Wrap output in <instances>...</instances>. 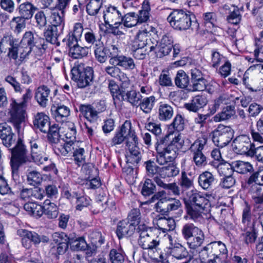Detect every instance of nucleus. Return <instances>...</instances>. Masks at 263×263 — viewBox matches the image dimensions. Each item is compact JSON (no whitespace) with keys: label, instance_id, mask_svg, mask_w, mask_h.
I'll list each match as a JSON object with an SVG mask.
<instances>
[{"label":"nucleus","instance_id":"obj_1","mask_svg":"<svg viewBox=\"0 0 263 263\" xmlns=\"http://www.w3.org/2000/svg\"><path fill=\"white\" fill-rule=\"evenodd\" d=\"M167 20L173 28L178 30H186L190 28L197 30L199 27L194 15L181 9L174 10Z\"/></svg>","mask_w":263,"mask_h":263},{"label":"nucleus","instance_id":"obj_2","mask_svg":"<svg viewBox=\"0 0 263 263\" xmlns=\"http://www.w3.org/2000/svg\"><path fill=\"white\" fill-rule=\"evenodd\" d=\"M183 143L181 136L178 134L174 138H172V140L167 146H157L156 162L161 165L173 162L177 157L178 150L182 148Z\"/></svg>","mask_w":263,"mask_h":263},{"label":"nucleus","instance_id":"obj_3","mask_svg":"<svg viewBox=\"0 0 263 263\" xmlns=\"http://www.w3.org/2000/svg\"><path fill=\"white\" fill-rule=\"evenodd\" d=\"M71 73L72 80L76 83L79 88H84L92 83L93 70L90 67H84V64H78L71 69Z\"/></svg>","mask_w":263,"mask_h":263},{"label":"nucleus","instance_id":"obj_4","mask_svg":"<svg viewBox=\"0 0 263 263\" xmlns=\"http://www.w3.org/2000/svg\"><path fill=\"white\" fill-rule=\"evenodd\" d=\"M58 150L63 156L72 155L79 166L85 162V151L83 148L80 147L78 141H66L64 145H61Z\"/></svg>","mask_w":263,"mask_h":263},{"label":"nucleus","instance_id":"obj_5","mask_svg":"<svg viewBox=\"0 0 263 263\" xmlns=\"http://www.w3.org/2000/svg\"><path fill=\"white\" fill-rule=\"evenodd\" d=\"M207 140L205 135L202 136L197 139L189 148L193 162L198 167L204 166L207 163L206 158L202 152L207 143Z\"/></svg>","mask_w":263,"mask_h":263},{"label":"nucleus","instance_id":"obj_6","mask_svg":"<svg viewBox=\"0 0 263 263\" xmlns=\"http://www.w3.org/2000/svg\"><path fill=\"white\" fill-rule=\"evenodd\" d=\"M38 41H44V39L33 34L31 31L25 33L19 45H17V54H20V61H23L29 55L32 47L38 43Z\"/></svg>","mask_w":263,"mask_h":263},{"label":"nucleus","instance_id":"obj_7","mask_svg":"<svg viewBox=\"0 0 263 263\" xmlns=\"http://www.w3.org/2000/svg\"><path fill=\"white\" fill-rule=\"evenodd\" d=\"M233 133L231 127L220 124L211 133L213 142L216 146L223 147L231 142Z\"/></svg>","mask_w":263,"mask_h":263},{"label":"nucleus","instance_id":"obj_8","mask_svg":"<svg viewBox=\"0 0 263 263\" xmlns=\"http://www.w3.org/2000/svg\"><path fill=\"white\" fill-rule=\"evenodd\" d=\"M95 107L90 104H81L79 111L90 123H95L98 119V114L106 110V106L104 100H100L93 104Z\"/></svg>","mask_w":263,"mask_h":263},{"label":"nucleus","instance_id":"obj_9","mask_svg":"<svg viewBox=\"0 0 263 263\" xmlns=\"http://www.w3.org/2000/svg\"><path fill=\"white\" fill-rule=\"evenodd\" d=\"M103 18L106 25L109 26L112 33L115 35L120 34V31H116L119 26L122 23V15L115 6H108L103 12Z\"/></svg>","mask_w":263,"mask_h":263},{"label":"nucleus","instance_id":"obj_10","mask_svg":"<svg viewBox=\"0 0 263 263\" xmlns=\"http://www.w3.org/2000/svg\"><path fill=\"white\" fill-rule=\"evenodd\" d=\"M173 44L172 36L169 34H165L162 36L159 44L157 43L149 47V52H154L157 58H161L170 53L173 47Z\"/></svg>","mask_w":263,"mask_h":263},{"label":"nucleus","instance_id":"obj_11","mask_svg":"<svg viewBox=\"0 0 263 263\" xmlns=\"http://www.w3.org/2000/svg\"><path fill=\"white\" fill-rule=\"evenodd\" d=\"M32 96V91L29 88L26 89L22 95L20 102L17 103V133L19 134L20 132L19 125L21 123L24 124L27 120L26 109L28 103L30 101Z\"/></svg>","mask_w":263,"mask_h":263},{"label":"nucleus","instance_id":"obj_12","mask_svg":"<svg viewBox=\"0 0 263 263\" xmlns=\"http://www.w3.org/2000/svg\"><path fill=\"white\" fill-rule=\"evenodd\" d=\"M109 64L104 67L103 72L106 74L119 80L121 82V87L122 89L128 88L130 85V80L127 74L122 71L115 61Z\"/></svg>","mask_w":263,"mask_h":263},{"label":"nucleus","instance_id":"obj_13","mask_svg":"<svg viewBox=\"0 0 263 263\" xmlns=\"http://www.w3.org/2000/svg\"><path fill=\"white\" fill-rule=\"evenodd\" d=\"M3 143L11 153L10 165L14 177L16 173V136L12 133L3 140Z\"/></svg>","mask_w":263,"mask_h":263},{"label":"nucleus","instance_id":"obj_14","mask_svg":"<svg viewBox=\"0 0 263 263\" xmlns=\"http://www.w3.org/2000/svg\"><path fill=\"white\" fill-rule=\"evenodd\" d=\"M213 258H209L208 263H220L222 259L228 257V250L226 245L221 241H214L210 243Z\"/></svg>","mask_w":263,"mask_h":263},{"label":"nucleus","instance_id":"obj_15","mask_svg":"<svg viewBox=\"0 0 263 263\" xmlns=\"http://www.w3.org/2000/svg\"><path fill=\"white\" fill-rule=\"evenodd\" d=\"M235 148L240 154L249 157V153L253 150L255 144L251 143L249 136L241 135L237 136L233 141Z\"/></svg>","mask_w":263,"mask_h":263},{"label":"nucleus","instance_id":"obj_16","mask_svg":"<svg viewBox=\"0 0 263 263\" xmlns=\"http://www.w3.org/2000/svg\"><path fill=\"white\" fill-rule=\"evenodd\" d=\"M138 244L143 249L147 250L148 253H155L160 250V240L158 237H155L151 234L139 238Z\"/></svg>","mask_w":263,"mask_h":263},{"label":"nucleus","instance_id":"obj_17","mask_svg":"<svg viewBox=\"0 0 263 263\" xmlns=\"http://www.w3.org/2000/svg\"><path fill=\"white\" fill-rule=\"evenodd\" d=\"M3 48L8 50L7 56L10 59H16V39L12 34L7 33L1 40Z\"/></svg>","mask_w":263,"mask_h":263},{"label":"nucleus","instance_id":"obj_18","mask_svg":"<svg viewBox=\"0 0 263 263\" xmlns=\"http://www.w3.org/2000/svg\"><path fill=\"white\" fill-rule=\"evenodd\" d=\"M208 100L205 95H198L194 97L190 102L184 104L185 108L190 111L197 112L208 104Z\"/></svg>","mask_w":263,"mask_h":263},{"label":"nucleus","instance_id":"obj_19","mask_svg":"<svg viewBox=\"0 0 263 263\" xmlns=\"http://www.w3.org/2000/svg\"><path fill=\"white\" fill-rule=\"evenodd\" d=\"M135 230L136 227L125 219L118 223L116 234L119 239H121L132 236Z\"/></svg>","mask_w":263,"mask_h":263},{"label":"nucleus","instance_id":"obj_20","mask_svg":"<svg viewBox=\"0 0 263 263\" xmlns=\"http://www.w3.org/2000/svg\"><path fill=\"white\" fill-rule=\"evenodd\" d=\"M17 234L22 237L21 242L23 246L26 249L31 247V242L35 245L39 244L37 234L24 229L17 230Z\"/></svg>","mask_w":263,"mask_h":263},{"label":"nucleus","instance_id":"obj_21","mask_svg":"<svg viewBox=\"0 0 263 263\" xmlns=\"http://www.w3.org/2000/svg\"><path fill=\"white\" fill-rule=\"evenodd\" d=\"M29 156L23 140L20 137L17 139V168L22 165L28 164L31 162Z\"/></svg>","mask_w":263,"mask_h":263},{"label":"nucleus","instance_id":"obj_22","mask_svg":"<svg viewBox=\"0 0 263 263\" xmlns=\"http://www.w3.org/2000/svg\"><path fill=\"white\" fill-rule=\"evenodd\" d=\"M50 89L46 85H42L38 87L35 90L34 98L39 105L45 107L47 105Z\"/></svg>","mask_w":263,"mask_h":263},{"label":"nucleus","instance_id":"obj_23","mask_svg":"<svg viewBox=\"0 0 263 263\" xmlns=\"http://www.w3.org/2000/svg\"><path fill=\"white\" fill-rule=\"evenodd\" d=\"M241 234L243 242L248 246L254 244L258 237L257 226L241 228Z\"/></svg>","mask_w":263,"mask_h":263},{"label":"nucleus","instance_id":"obj_24","mask_svg":"<svg viewBox=\"0 0 263 263\" xmlns=\"http://www.w3.org/2000/svg\"><path fill=\"white\" fill-rule=\"evenodd\" d=\"M51 112L57 122L63 123L69 116L70 109L64 105H53L51 107Z\"/></svg>","mask_w":263,"mask_h":263},{"label":"nucleus","instance_id":"obj_25","mask_svg":"<svg viewBox=\"0 0 263 263\" xmlns=\"http://www.w3.org/2000/svg\"><path fill=\"white\" fill-rule=\"evenodd\" d=\"M225 14H228V21L233 24H238L241 20V14L239 8L234 5H225L223 7Z\"/></svg>","mask_w":263,"mask_h":263},{"label":"nucleus","instance_id":"obj_26","mask_svg":"<svg viewBox=\"0 0 263 263\" xmlns=\"http://www.w3.org/2000/svg\"><path fill=\"white\" fill-rule=\"evenodd\" d=\"M34 127L44 133H47L50 126L49 117L44 112H38L33 120Z\"/></svg>","mask_w":263,"mask_h":263},{"label":"nucleus","instance_id":"obj_27","mask_svg":"<svg viewBox=\"0 0 263 263\" xmlns=\"http://www.w3.org/2000/svg\"><path fill=\"white\" fill-rule=\"evenodd\" d=\"M189 201L190 203L187 204L201 208L205 209L206 206L210 205L209 200L201 192L197 191H192V193L189 197Z\"/></svg>","mask_w":263,"mask_h":263},{"label":"nucleus","instance_id":"obj_28","mask_svg":"<svg viewBox=\"0 0 263 263\" xmlns=\"http://www.w3.org/2000/svg\"><path fill=\"white\" fill-rule=\"evenodd\" d=\"M215 181L214 176L209 171L202 173L198 177L199 185L204 190L208 191L211 189Z\"/></svg>","mask_w":263,"mask_h":263},{"label":"nucleus","instance_id":"obj_29","mask_svg":"<svg viewBox=\"0 0 263 263\" xmlns=\"http://www.w3.org/2000/svg\"><path fill=\"white\" fill-rule=\"evenodd\" d=\"M94 55L96 60L100 63H105L108 59V47H105L102 41L93 47Z\"/></svg>","mask_w":263,"mask_h":263},{"label":"nucleus","instance_id":"obj_30","mask_svg":"<svg viewBox=\"0 0 263 263\" xmlns=\"http://www.w3.org/2000/svg\"><path fill=\"white\" fill-rule=\"evenodd\" d=\"M128 127L129 128V121L126 120L112 138L111 140L112 146L120 144L126 139V134L129 132Z\"/></svg>","mask_w":263,"mask_h":263},{"label":"nucleus","instance_id":"obj_31","mask_svg":"<svg viewBox=\"0 0 263 263\" xmlns=\"http://www.w3.org/2000/svg\"><path fill=\"white\" fill-rule=\"evenodd\" d=\"M251 219L252 214L251 207L247 203H246V206L242 211L241 220L242 226L241 228H246L258 225L256 218H253L252 221Z\"/></svg>","mask_w":263,"mask_h":263},{"label":"nucleus","instance_id":"obj_32","mask_svg":"<svg viewBox=\"0 0 263 263\" xmlns=\"http://www.w3.org/2000/svg\"><path fill=\"white\" fill-rule=\"evenodd\" d=\"M175 85L179 88L187 90L190 86V78L186 72L182 70H178L174 78Z\"/></svg>","mask_w":263,"mask_h":263},{"label":"nucleus","instance_id":"obj_33","mask_svg":"<svg viewBox=\"0 0 263 263\" xmlns=\"http://www.w3.org/2000/svg\"><path fill=\"white\" fill-rule=\"evenodd\" d=\"M174 114L172 106L165 103L161 102L158 107V118L160 121H167L172 118Z\"/></svg>","mask_w":263,"mask_h":263},{"label":"nucleus","instance_id":"obj_34","mask_svg":"<svg viewBox=\"0 0 263 263\" xmlns=\"http://www.w3.org/2000/svg\"><path fill=\"white\" fill-rule=\"evenodd\" d=\"M169 249L170 254L177 259H183L189 256V252L180 243H176Z\"/></svg>","mask_w":263,"mask_h":263},{"label":"nucleus","instance_id":"obj_35","mask_svg":"<svg viewBox=\"0 0 263 263\" xmlns=\"http://www.w3.org/2000/svg\"><path fill=\"white\" fill-rule=\"evenodd\" d=\"M235 108L233 105H228L223 108L221 112L216 115L213 117L215 122L227 120L235 115Z\"/></svg>","mask_w":263,"mask_h":263},{"label":"nucleus","instance_id":"obj_36","mask_svg":"<svg viewBox=\"0 0 263 263\" xmlns=\"http://www.w3.org/2000/svg\"><path fill=\"white\" fill-rule=\"evenodd\" d=\"M157 226L160 230L163 233L173 231L176 227V222L173 218L160 217L158 219Z\"/></svg>","mask_w":263,"mask_h":263},{"label":"nucleus","instance_id":"obj_37","mask_svg":"<svg viewBox=\"0 0 263 263\" xmlns=\"http://www.w3.org/2000/svg\"><path fill=\"white\" fill-rule=\"evenodd\" d=\"M186 208L187 214L194 221L201 222L204 219L203 214L205 209L186 204Z\"/></svg>","mask_w":263,"mask_h":263},{"label":"nucleus","instance_id":"obj_38","mask_svg":"<svg viewBox=\"0 0 263 263\" xmlns=\"http://www.w3.org/2000/svg\"><path fill=\"white\" fill-rule=\"evenodd\" d=\"M24 209L28 214L39 218L43 214V207L35 202H28L24 205Z\"/></svg>","mask_w":263,"mask_h":263},{"label":"nucleus","instance_id":"obj_39","mask_svg":"<svg viewBox=\"0 0 263 263\" xmlns=\"http://www.w3.org/2000/svg\"><path fill=\"white\" fill-rule=\"evenodd\" d=\"M70 246L73 251H84L88 247V244L83 236H71L70 239Z\"/></svg>","mask_w":263,"mask_h":263},{"label":"nucleus","instance_id":"obj_40","mask_svg":"<svg viewBox=\"0 0 263 263\" xmlns=\"http://www.w3.org/2000/svg\"><path fill=\"white\" fill-rule=\"evenodd\" d=\"M179 172V168L173 163H170L159 168V175L164 178L176 176Z\"/></svg>","mask_w":263,"mask_h":263},{"label":"nucleus","instance_id":"obj_41","mask_svg":"<svg viewBox=\"0 0 263 263\" xmlns=\"http://www.w3.org/2000/svg\"><path fill=\"white\" fill-rule=\"evenodd\" d=\"M84 37L86 43L90 46L94 45L95 46L96 45L102 42L101 36L91 29L86 28L85 29Z\"/></svg>","mask_w":263,"mask_h":263},{"label":"nucleus","instance_id":"obj_42","mask_svg":"<svg viewBox=\"0 0 263 263\" xmlns=\"http://www.w3.org/2000/svg\"><path fill=\"white\" fill-rule=\"evenodd\" d=\"M128 153L126 155L127 162L132 164H137L141 160L142 155L137 146H132L128 148Z\"/></svg>","mask_w":263,"mask_h":263},{"label":"nucleus","instance_id":"obj_43","mask_svg":"<svg viewBox=\"0 0 263 263\" xmlns=\"http://www.w3.org/2000/svg\"><path fill=\"white\" fill-rule=\"evenodd\" d=\"M60 32L58 31V28L54 26H49L47 29L44 32V36L47 42L52 44L60 45V43L58 41V38Z\"/></svg>","mask_w":263,"mask_h":263},{"label":"nucleus","instance_id":"obj_44","mask_svg":"<svg viewBox=\"0 0 263 263\" xmlns=\"http://www.w3.org/2000/svg\"><path fill=\"white\" fill-rule=\"evenodd\" d=\"M43 207V214L49 219H54L57 217L59 214L58 206L49 200H46Z\"/></svg>","mask_w":263,"mask_h":263},{"label":"nucleus","instance_id":"obj_45","mask_svg":"<svg viewBox=\"0 0 263 263\" xmlns=\"http://www.w3.org/2000/svg\"><path fill=\"white\" fill-rule=\"evenodd\" d=\"M156 101L155 97L151 96L148 97L144 98L143 99H141L138 106L140 107V109L142 110L143 112L148 114L152 111Z\"/></svg>","mask_w":263,"mask_h":263},{"label":"nucleus","instance_id":"obj_46","mask_svg":"<svg viewBox=\"0 0 263 263\" xmlns=\"http://www.w3.org/2000/svg\"><path fill=\"white\" fill-rule=\"evenodd\" d=\"M68 49L69 55L76 59L86 57L88 53V48L87 47L80 46L78 44Z\"/></svg>","mask_w":263,"mask_h":263},{"label":"nucleus","instance_id":"obj_47","mask_svg":"<svg viewBox=\"0 0 263 263\" xmlns=\"http://www.w3.org/2000/svg\"><path fill=\"white\" fill-rule=\"evenodd\" d=\"M125 254L121 248L112 249L109 253V259L111 263H124Z\"/></svg>","mask_w":263,"mask_h":263},{"label":"nucleus","instance_id":"obj_48","mask_svg":"<svg viewBox=\"0 0 263 263\" xmlns=\"http://www.w3.org/2000/svg\"><path fill=\"white\" fill-rule=\"evenodd\" d=\"M187 243L189 247L192 249H195L201 246L204 240V235L201 229H199L195 234L192 237Z\"/></svg>","mask_w":263,"mask_h":263},{"label":"nucleus","instance_id":"obj_49","mask_svg":"<svg viewBox=\"0 0 263 263\" xmlns=\"http://www.w3.org/2000/svg\"><path fill=\"white\" fill-rule=\"evenodd\" d=\"M115 62L118 66L122 67L125 70H133L136 67L134 60L129 57L120 55Z\"/></svg>","mask_w":263,"mask_h":263},{"label":"nucleus","instance_id":"obj_50","mask_svg":"<svg viewBox=\"0 0 263 263\" xmlns=\"http://www.w3.org/2000/svg\"><path fill=\"white\" fill-rule=\"evenodd\" d=\"M233 164H234V171L239 174H245L248 173L253 172V167L248 162L236 161L233 162Z\"/></svg>","mask_w":263,"mask_h":263},{"label":"nucleus","instance_id":"obj_51","mask_svg":"<svg viewBox=\"0 0 263 263\" xmlns=\"http://www.w3.org/2000/svg\"><path fill=\"white\" fill-rule=\"evenodd\" d=\"M219 175L225 177L233 175L234 172V164L226 161L219 162L216 166Z\"/></svg>","mask_w":263,"mask_h":263},{"label":"nucleus","instance_id":"obj_52","mask_svg":"<svg viewBox=\"0 0 263 263\" xmlns=\"http://www.w3.org/2000/svg\"><path fill=\"white\" fill-rule=\"evenodd\" d=\"M64 14L65 12H58L54 9L50 16L51 26H55L57 28L59 27L62 31L64 26Z\"/></svg>","mask_w":263,"mask_h":263},{"label":"nucleus","instance_id":"obj_53","mask_svg":"<svg viewBox=\"0 0 263 263\" xmlns=\"http://www.w3.org/2000/svg\"><path fill=\"white\" fill-rule=\"evenodd\" d=\"M35 8L29 2L23 3L18 7L19 15L24 18H30Z\"/></svg>","mask_w":263,"mask_h":263},{"label":"nucleus","instance_id":"obj_54","mask_svg":"<svg viewBox=\"0 0 263 263\" xmlns=\"http://www.w3.org/2000/svg\"><path fill=\"white\" fill-rule=\"evenodd\" d=\"M148 31L146 29L140 30L138 32L136 36L133 44L134 47H145L148 45L147 42V37L148 36Z\"/></svg>","mask_w":263,"mask_h":263},{"label":"nucleus","instance_id":"obj_55","mask_svg":"<svg viewBox=\"0 0 263 263\" xmlns=\"http://www.w3.org/2000/svg\"><path fill=\"white\" fill-rule=\"evenodd\" d=\"M61 129V127H59L58 125L53 124L52 125L49 126V129L48 130L47 137L50 142L53 143H57L60 139L61 135H60V131Z\"/></svg>","mask_w":263,"mask_h":263},{"label":"nucleus","instance_id":"obj_56","mask_svg":"<svg viewBox=\"0 0 263 263\" xmlns=\"http://www.w3.org/2000/svg\"><path fill=\"white\" fill-rule=\"evenodd\" d=\"M126 98L124 100L129 102L132 106L138 107L142 96L139 91L135 90L128 91L125 95Z\"/></svg>","mask_w":263,"mask_h":263},{"label":"nucleus","instance_id":"obj_57","mask_svg":"<svg viewBox=\"0 0 263 263\" xmlns=\"http://www.w3.org/2000/svg\"><path fill=\"white\" fill-rule=\"evenodd\" d=\"M151 10L149 2L144 1L142 4V9L139 11L137 16L138 23H142L148 21L149 17V11Z\"/></svg>","mask_w":263,"mask_h":263},{"label":"nucleus","instance_id":"obj_58","mask_svg":"<svg viewBox=\"0 0 263 263\" xmlns=\"http://www.w3.org/2000/svg\"><path fill=\"white\" fill-rule=\"evenodd\" d=\"M76 199V209L80 211H82L84 208L88 207L91 203L90 198L81 192L79 194Z\"/></svg>","mask_w":263,"mask_h":263},{"label":"nucleus","instance_id":"obj_59","mask_svg":"<svg viewBox=\"0 0 263 263\" xmlns=\"http://www.w3.org/2000/svg\"><path fill=\"white\" fill-rule=\"evenodd\" d=\"M199 229V228L195 227L192 223H186L183 226L181 229V234L183 238L185 240L189 241Z\"/></svg>","mask_w":263,"mask_h":263},{"label":"nucleus","instance_id":"obj_60","mask_svg":"<svg viewBox=\"0 0 263 263\" xmlns=\"http://www.w3.org/2000/svg\"><path fill=\"white\" fill-rule=\"evenodd\" d=\"M63 128L65 129V136L67 139H70V141L74 140L76 137V128L73 123L71 122H66L63 124Z\"/></svg>","mask_w":263,"mask_h":263},{"label":"nucleus","instance_id":"obj_61","mask_svg":"<svg viewBox=\"0 0 263 263\" xmlns=\"http://www.w3.org/2000/svg\"><path fill=\"white\" fill-rule=\"evenodd\" d=\"M102 4L103 0H90L86 6L87 12L90 15H96L98 13Z\"/></svg>","mask_w":263,"mask_h":263},{"label":"nucleus","instance_id":"obj_62","mask_svg":"<svg viewBox=\"0 0 263 263\" xmlns=\"http://www.w3.org/2000/svg\"><path fill=\"white\" fill-rule=\"evenodd\" d=\"M141 219L140 211L138 208H135L129 212L127 218L128 221L132 224L135 227L138 226Z\"/></svg>","mask_w":263,"mask_h":263},{"label":"nucleus","instance_id":"obj_63","mask_svg":"<svg viewBox=\"0 0 263 263\" xmlns=\"http://www.w3.org/2000/svg\"><path fill=\"white\" fill-rule=\"evenodd\" d=\"M159 84L163 87L174 86L170 73L168 70H163L159 77Z\"/></svg>","mask_w":263,"mask_h":263},{"label":"nucleus","instance_id":"obj_64","mask_svg":"<svg viewBox=\"0 0 263 263\" xmlns=\"http://www.w3.org/2000/svg\"><path fill=\"white\" fill-rule=\"evenodd\" d=\"M108 88L114 100L116 99L120 101L121 98V99H124V96L121 94L119 85L114 80H111L109 81Z\"/></svg>","mask_w":263,"mask_h":263}]
</instances>
